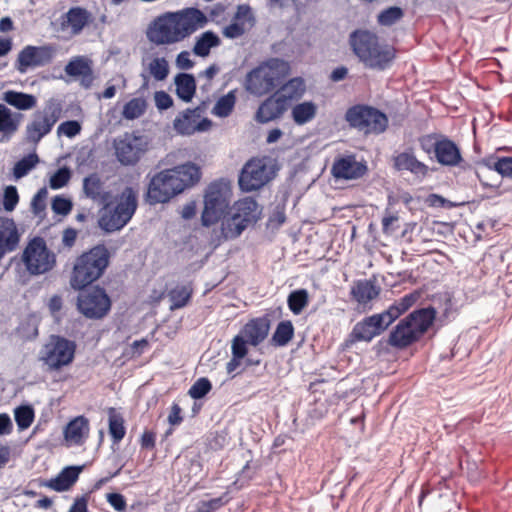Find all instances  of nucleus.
Instances as JSON below:
<instances>
[{
    "label": "nucleus",
    "instance_id": "de8ad7c7",
    "mask_svg": "<svg viewBox=\"0 0 512 512\" xmlns=\"http://www.w3.org/2000/svg\"><path fill=\"white\" fill-rule=\"evenodd\" d=\"M14 416L19 430H25L30 427L35 415L33 408L25 405L17 407L14 411Z\"/></svg>",
    "mask_w": 512,
    "mask_h": 512
},
{
    "label": "nucleus",
    "instance_id": "052dcab7",
    "mask_svg": "<svg viewBox=\"0 0 512 512\" xmlns=\"http://www.w3.org/2000/svg\"><path fill=\"white\" fill-rule=\"evenodd\" d=\"M72 206L73 205L70 199L59 195L55 196L52 200V210L58 215H68L72 210Z\"/></svg>",
    "mask_w": 512,
    "mask_h": 512
},
{
    "label": "nucleus",
    "instance_id": "8fccbe9b",
    "mask_svg": "<svg viewBox=\"0 0 512 512\" xmlns=\"http://www.w3.org/2000/svg\"><path fill=\"white\" fill-rule=\"evenodd\" d=\"M403 17V10L393 6L381 11L378 15V23L382 26H392Z\"/></svg>",
    "mask_w": 512,
    "mask_h": 512
},
{
    "label": "nucleus",
    "instance_id": "864d4df0",
    "mask_svg": "<svg viewBox=\"0 0 512 512\" xmlns=\"http://www.w3.org/2000/svg\"><path fill=\"white\" fill-rule=\"evenodd\" d=\"M48 191L46 187L40 188L31 201V211L35 216L42 217L46 209V198Z\"/></svg>",
    "mask_w": 512,
    "mask_h": 512
},
{
    "label": "nucleus",
    "instance_id": "dca6fc26",
    "mask_svg": "<svg viewBox=\"0 0 512 512\" xmlns=\"http://www.w3.org/2000/svg\"><path fill=\"white\" fill-rule=\"evenodd\" d=\"M56 53L57 49L52 44L27 45L18 53L15 69L25 74L31 68L44 67L53 61Z\"/></svg>",
    "mask_w": 512,
    "mask_h": 512
},
{
    "label": "nucleus",
    "instance_id": "69168bd1",
    "mask_svg": "<svg viewBox=\"0 0 512 512\" xmlns=\"http://www.w3.org/2000/svg\"><path fill=\"white\" fill-rule=\"evenodd\" d=\"M154 100L157 109L160 111L167 110L173 105L172 97L165 91H156Z\"/></svg>",
    "mask_w": 512,
    "mask_h": 512
},
{
    "label": "nucleus",
    "instance_id": "e2e57ef3",
    "mask_svg": "<svg viewBox=\"0 0 512 512\" xmlns=\"http://www.w3.org/2000/svg\"><path fill=\"white\" fill-rule=\"evenodd\" d=\"M441 135L437 134H428L424 135L419 138V144L421 149L427 153H436V146L438 144V140L440 139Z\"/></svg>",
    "mask_w": 512,
    "mask_h": 512
},
{
    "label": "nucleus",
    "instance_id": "9b49d317",
    "mask_svg": "<svg viewBox=\"0 0 512 512\" xmlns=\"http://www.w3.org/2000/svg\"><path fill=\"white\" fill-rule=\"evenodd\" d=\"M149 145L150 139L139 131L125 132L113 140L114 155L122 166H135Z\"/></svg>",
    "mask_w": 512,
    "mask_h": 512
},
{
    "label": "nucleus",
    "instance_id": "aec40b11",
    "mask_svg": "<svg viewBox=\"0 0 512 512\" xmlns=\"http://www.w3.org/2000/svg\"><path fill=\"white\" fill-rule=\"evenodd\" d=\"M394 168L398 171H409L419 178L428 175L429 167L422 161H419L412 148L397 154L393 157Z\"/></svg>",
    "mask_w": 512,
    "mask_h": 512
},
{
    "label": "nucleus",
    "instance_id": "20e7f679",
    "mask_svg": "<svg viewBox=\"0 0 512 512\" xmlns=\"http://www.w3.org/2000/svg\"><path fill=\"white\" fill-rule=\"evenodd\" d=\"M436 310L432 306L416 309L392 329L388 344L403 349L418 341L433 324Z\"/></svg>",
    "mask_w": 512,
    "mask_h": 512
},
{
    "label": "nucleus",
    "instance_id": "603ef678",
    "mask_svg": "<svg viewBox=\"0 0 512 512\" xmlns=\"http://www.w3.org/2000/svg\"><path fill=\"white\" fill-rule=\"evenodd\" d=\"M70 178V169L66 166L61 167L50 177V188L54 190L61 189L69 182Z\"/></svg>",
    "mask_w": 512,
    "mask_h": 512
},
{
    "label": "nucleus",
    "instance_id": "ddd939ff",
    "mask_svg": "<svg viewBox=\"0 0 512 512\" xmlns=\"http://www.w3.org/2000/svg\"><path fill=\"white\" fill-rule=\"evenodd\" d=\"M22 262L30 275H42L55 267L56 255L42 237L36 236L24 248Z\"/></svg>",
    "mask_w": 512,
    "mask_h": 512
},
{
    "label": "nucleus",
    "instance_id": "c756f323",
    "mask_svg": "<svg viewBox=\"0 0 512 512\" xmlns=\"http://www.w3.org/2000/svg\"><path fill=\"white\" fill-rule=\"evenodd\" d=\"M305 91L306 86L304 80L301 78H293L283 84L276 93L289 107L290 103L299 100L304 95Z\"/></svg>",
    "mask_w": 512,
    "mask_h": 512
},
{
    "label": "nucleus",
    "instance_id": "a211bd4d",
    "mask_svg": "<svg viewBox=\"0 0 512 512\" xmlns=\"http://www.w3.org/2000/svg\"><path fill=\"white\" fill-rule=\"evenodd\" d=\"M367 172V166L358 162L354 155L336 158L331 167V174L335 179H359Z\"/></svg>",
    "mask_w": 512,
    "mask_h": 512
},
{
    "label": "nucleus",
    "instance_id": "774afa93",
    "mask_svg": "<svg viewBox=\"0 0 512 512\" xmlns=\"http://www.w3.org/2000/svg\"><path fill=\"white\" fill-rule=\"evenodd\" d=\"M107 502L119 512H122L126 509V500L125 497L120 493H108L106 496Z\"/></svg>",
    "mask_w": 512,
    "mask_h": 512
},
{
    "label": "nucleus",
    "instance_id": "412c9836",
    "mask_svg": "<svg viewBox=\"0 0 512 512\" xmlns=\"http://www.w3.org/2000/svg\"><path fill=\"white\" fill-rule=\"evenodd\" d=\"M435 158L439 164L448 167L458 166L463 160L457 144L445 136L438 140Z\"/></svg>",
    "mask_w": 512,
    "mask_h": 512
},
{
    "label": "nucleus",
    "instance_id": "b1692460",
    "mask_svg": "<svg viewBox=\"0 0 512 512\" xmlns=\"http://www.w3.org/2000/svg\"><path fill=\"white\" fill-rule=\"evenodd\" d=\"M83 192L87 198L107 208L111 194L104 189V183L97 173L89 174L83 179Z\"/></svg>",
    "mask_w": 512,
    "mask_h": 512
},
{
    "label": "nucleus",
    "instance_id": "c9c22d12",
    "mask_svg": "<svg viewBox=\"0 0 512 512\" xmlns=\"http://www.w3.org/2000/svg\"><path fill=\"white\" fill-rule=\"evenodd\" d=\"M222 220V234L226 239H234L241 235V233L248 227L237 215L232 211L228 217Z\"/></svg>",
    "mask_w": 512,
    "mask_h": 512
},
{
    "label": "nucleus",
    "instance_id": "0e129e2a",
    "mask_svg": "<svg viewBox=\"0 0 512 512\" xmlns=\"http://www.w3.org/2000/svg\"><path fill=\"white\" fill-rule=\"evenodd\" d=\"M18 334L23 339L32 340L38 336V327L31 321L23 322L18 327Z\"/></svg>",
    "mask_w": 512,
    "mask_h": 512
},
{
    "label": "nucleus",
    "instance_id": "58836bf2",
    "mask_svg": "<svg viewBox=\"0 0 512 512\" xmlns=\"http://www.w3.org/2000/svg\"><path fill=\"white\" fill-rule=\"evenodd\" d=\"M147 109V102L142 97H136L129 100L123 106L122 117L126 120L140 118Z\"/></svg>",
    "mask_w": 512,
    "mask_h": 512
},
{
    "label": "nucleus",
    "instance_id": "9d476101",
    "mask_svg": "<svg viewBox=\"0 0 512 512\" xmlns=\"http://www.w3.org/2000/svg\"><path fill=\"white\" fill-rule=\"evenodd\" d=\"M62 103L56 98L48 99L43 108L35 111L32 120L26 126V139L29 143L38 144L48 135L62 116Z\"/></svg>",
    "mask_w": 512,
    "mask_h": 512
},
{
    "label": "nucleus",
    "instance_id": "f3484780",
    "mask_svg": "<svg viewBox=\"0 0 512 512\" xmlns=\"http://www.w3.org/2000/svg\"><path fill=\"white\" fill-rule=\"evenodd\" d=\"M391 324V321H389L384 312L373 314L354 325L351 337L355 341L370 342L384 332Z\"/></svg>",
    "mask_w": 512,
    "mask_h": 512
},
{
    "label": "nucleus",
    "instance_id": "c85d7f7f",
    "mask_svg": "<svg viewBox=\"0 0 512 512\" xmlns=\"http://www.w3.org/2000/svg\"><path fill=\"white\" fill-rule=\"evenodd\" d=\"M176 95L184 102H190L196 92V80L192 74L178 73L174 78Z\"/></svg>",
    "mask_w": 512,
    "mask_h": 512
},
{
    "label": "nucleus",
    "instance_id": "c03bdc74",
    "mask_svg": "<svg viewBox=\"0 0 512 512\" xmlns=\"http://www.w3.org/2000/svg\"><path fill=\"white\" fill-rule=\"evenodd\" d=\"M18 129V122L12 118L9 108L0 104V132L6 136V140Z\"/></svg>",
    "mask_w": 512,
    "mask_h": 512
},
{
    "label": "nucleus",
    "instance_id": "1a4fd4ad",
    "mask_svg": "<svg viewBox=\"0 0 512 512\" xmlns=\"http://www.w3.org/2000/svg\"><path fill=\"white\" fill-rule=\"evenodd\" d=\"M230 196L231 188L228 181L219 179L209 184L201 215L203 226L209 227L224 218L229 209Z\"/></svg>",
    "mask_w": 512,
    "mask_h": 512
},
{
    "label": "nucleus",
    "instance_id": "f03ea898",
    "mask_svg": "<svg viewBox=\"0 0 512 512\" xmlns=\"http://www.w3.org/2000/svg\"><path fill=\"white\" fill-rule=\"evenodd\" d=\"M200 178V167L192 162L164 169L150 179L146 202L150 205L166 203L184 190L196 185Z\"/></svg>",
    "mask_w": 512,
    "mask_h": 512
},
{
    "label": "nucleus",
    "instance_id": "4468645a",
    "mask_svg": "<svg viewBox=\"0 0 512 512\" xmlns=\"http://www.w3.org/2000/svg\"><path fill=\"white\" fill-rule=\"evenodd\" d=\"M274 177V171L267 157H254L242 167L238 184L242 191L252 192L262 188Z\"/></svg>",
    "mask_w": 512,
    "mask_h": 512
},
{
    "label": "nucleus",
    "instance_id": "bf43d9fd",
    "mask_svg": "<svg viewBox=\"0 0 512 512\" xmlns=\"http://www.w3.org/2000/svg\"><path fill=\"white\" fill-rule=\"evenodd\" d=\"M247 30H249V28L244 26L243 22H231L223 28L222 34L228 39H236L243 36Z\"/></svg>",
    "mask_w": 512,
    "mask_h": 512
},
{
    "label": "nucleus",
    "instance_id": "4c0bfd02",
    "mask_svg": "<svg viewBox=\"0 0 512 512\" xmlns=\"http://www.w3.org/2000/svg\"><path fill=\"white\" fill-rule=\"evenodd\" d=\"M294 336V327L290 320L281 321L278 323L271 341L274 346H286Z\"/></svg>",
    "mask_w": 512,
    "mask_h": 512
},
{
    "label": "nucleus",
    "instance_id": "e433bc0d",
    "mask_svg": "<svg viewBox=\"0 0 512 512\" xmlns=\"http://www.w3.org/2000/svg\"><path fill=\"white\" fill-rule=\"evenodd\" d=\"M109 434L113 443H119L125 436L123 416L113 407L108 409Z\"/></svg>",
    "mask_w": 512,
    "mask_h": 512
},
{
    "label": "nucleus",
    "instance_id": "f257e3e1",
    "mask_svg": "<svg viewBox=\"0 0 512 512\" xmlns=\"http://www.w3.org/2000/svg\"><path fill=\"white\" fill-rule=\"evenodd\" d=\"M208 21V17L195 7L166 12L149 23L146 37L156 46L176 44L205 27Z\"/></svg>",
    "mask_w": 512,
    "mask_h": 512
},
{
    "label": "nucleus",
    "instance_id": "4d7b16f0",
    "mask_svg": "<svg viewBox=\"0 0 512 512\" xmlns=\"http://www.w3.org/2000/svg\"><path fill=\"white\" fill-rule=\"evenodd\" d=\"M19 202V195L15 186H7L3 194V207L6 211L11 212L15 209Z\"/></svg>",
    "mask_w": 512,
    "mask_h": 512
},
{
    "label": "nucleus",
    "instance_id": "0eeeda50",
    "mask_svg": "<svg viewBox=\"0 0 512 512\" xmlns=\"http://www.w3.org/2000/svg\"><path fill=\"white\" fill-rule=\"evenodd\" d=\"M138 206L137 195L132 187H125L116 197L113 208H107L99 217L98 225L105 232L111 233L121 230L132 219Z\"/></svg>",
    "mask_w": 512,
    "mask_h": 512
},
{
    "label": "nucleus",
    "instance_id": "cd10ccee",
    "mask_svg": "<svg viewBox=\"0 0 512 512\" xmlns=\"http://www.w3.org/2000/svg\"><path fill=\"white\" fill-rule=\"evenodd\" d=\"M380 287L371 280H359L351 289V295L359 304H367L377 298Z\"/></svg>",
    "mask_w": 512,
    "mask_h": 512
},
{
    "label": "nucleus",
    "instance_id": "72a5a7b5",
    "mask_svg": "<svg viewBox=\"0 0 512 512\" xmlns=\"http://www.w3.org/2000/svg\"><path fill=\"white\" fill-rule=\"evenodd\" d=\"M419 297L418 293H410L406 294L399 300H396L393 304H391L385 311H383L388 317L389 321L393 323L396 319H398L402 314H404L407 310H409L414 303L417 301Z\"/></svg>",
    "mask_w": 512,
    "mask_h": 512
},
{
    "label": "nucleus",
    "instance_id": "bb28decb",
    "mask_svg": "<svg viewBox=\"0 0 512 512\" xmlns=\"http://www.w3.org/2000/svg\"><path fill=\"white\" fill-rule=\"evenodd\" d=\"M231 211L248 226L255 223L261 214L257 201L252 197H245L234 203Z\"/></svg>",
    "mask_w": 512,
    "mask_h": 512
},
{
    "label": "nucleus",
    "instance_id": "393cba45",
    "mask_svg": "<svg viewBox=\"0 0 512 512\" xmlns=\"http://www.w3.org/2000/svg\"><path fill=\"white\" fill-rule=\"evenodd\" d=\"M269 329V320L265 317H259L247 322L240 334L246 338L248 344L257 346L266 339Z\"/></svg>",
    "mask_w": 512,
    "mask_h": 512
},
{
    "label": "nucleus",
    "instance_id": "a19ab883",
    "mask_svg": "<svg viewBox=\"0 0 512 512\" xmlns=\"http://www.w3.org/2000/svg\"><path fill=\"white\" fill-rule=\"evenodd\" d=\"M236 103V96L234 91L228 92L226 95L221 96L215 103L212 113L215 116L225 118L228 117Z\"/></svg>",
    "mask_w": 512,
    "mask_h": 512
},
{
    "label": "nucleus",
    "instance_id": "338daca9",
    "mask_svg": "<svg viewBox=\"0 0 512 512\" xmlns=\"http://www.w3.org/2000/svg\"><path fill=\"white\" fill-rule=\"evenodd\" d=\"M203 110L200 107H196L194 109H187L183 113H181L175 120L186 119L187 124L192 126H196L197 121L200 119Z\"/></svg>",
    "mask_w": 512,
    "mask_h": 512
},
{
    "label": "nucleus",
    "instance_id": "a18cd8bd",
    "mask_svg": "<svg viewBox=\"0 0 512 512\" xmlns=\"http://www.w3.org/2000/svg\"><path fill=\"white\" fill-rule=\"evenodd\" d=\"M90 70H92L90 61L81 56L71 59L65 66V73L72 77L89 74Z\"/></svg>",
    "mask_w": 512,
    "mask_h": 512
},
{
    "label": "nucleus",
    "instance_id": "680f3d73",
    "mask_svg": "<svg viewBox=\"0 0 512 512\" xmlns=\"http://www.w3.org/2000/svg\"><path fill=\"white\" fill-rule=\"evenodd\" d=\"M247 344L248 341L242 334L235 336L231 346L232 356L243 359L247 354Z\"/></svg>",
    "mask_w": 512,
    "mask_h": 512
},
{
    "label": "nucleus",
    "instance_id": "39448f33",
    "mask_svg": "<svg viewBox=\"0 0 512 512\" xmlns=\"http://www.w3.org/2000/svg\"><path fill=\"white\" fill-rule=\"evenodd\" d=\"M110 254L104 245H96L75 260L70 285L75 290L86 288L98 280L109 265Z\"/></svg>",
    "mask_w": 512,
    "mask_h": 512
},
{
    "label": "nucleus",
    "instance_id": "49530a36",
    "mask_svg": "<svg viewBox=\"0 0 512 512\" xmlns=\"http://www.w3.org/2000/svg\"><path fill=\"white\" fill-rule=\"evenodd\" d=\"M150 74L157 81H163L169 74L168 61L164 57L154 58L148 66Z\"/></svg>",
    "mask_w": 512,
    "mask_h": 512
},
{
    "label": "nucleus",
    "instance_id": "5fc2aeb1",
    "mask_svg": "<svg viewBox=\"0 0 512 512\" xmlns=\"http://www.w3.org/2000/svg\"><path fill=\"white\" fill-rule=\"evenodd\" d=\"M230 498L228 497V493H224L222 496L213 498L207 501H201L199 512H215L220 509L222 506L229 502Z\"/></svg>",
    "mask_w": 512,
    "mask_h": 512
},
{
    "label": "nucleus",
    "instance_id": "6e6552de",
    "mask_svg": "<svg viewBox=\"0 0 512 512\" xmlns=\"http://www.w3.org/2000/svg\"><path fill=\"white\" fill-rule=\"evenodd\" d=\"M75 351L74 341L59 335H51L41 347L38 360L46 372H58L73 362Z\"/></svg>",
    "mask_w": 512,
    "mask_h": 512
},
{
    "label": "nucleus",
    "instance_id": "37998d69",
    "mask_svg": "<svg viewBox=\"0 0 512 512\" xmlns=\"http://www.w3.org/2000/svg\"><path fill=\"white\" fill-rule=\"evenodd\" d=\"M39 162L38 155L33 152L17 161L13 167L15 179H21L26 176Z\"/></svg>",
    "mask_w": 512,
    "mask_h": 512
},
{
    "label": "nucleus",
    "instance_id": "423d86ee",
    "mask_svg": "<svg viewBox=\"0 0 512 512\" xmlns=\"http://www.w3.org/2000/svg\"><path fill=\"white\" fill-rule=\"evenodd\" d=\"M286 69L287 65L283 60L270 59L247 74L245 88L250 94L265 95L282 82Z\"/></svg>",
    "mask_w": 512,
    "mask_h": 512
},
{
    "label": "nucleus",
    "instance_id": "473e14b6",
    "mask_svg": "<svg viewBox=\"0 0 512 512\" xmlns=\"http://www.w3.org/2000/svg\"><path fill=\"white\" fill-rule=\"evenodd\" d=\"M220 43L221 40L215 32L211 30L205 31L196 38L193 53L199 57H207L210 54V50L219 46Z\"/></svg>",
    "mask_w": 512,
    "mask_h": 512
},
{
    "label": "nucleus",
    "instance_id": "09e8293b",
    "mask_svg": "<svg viewBox=\"0 0 512 512\" xmlns=\"http://www.w3.org/2000/svg\"><path fill=\"white\" fill-rule=\"evenodd\" d=\"M232 22H243L244 26L251 29L256 23L251 7L247 4L238 5Z\"/></svg>",
    "mask_w": 512,
    "mask_h": 512
},
{
    "label": "nucleus",
    "instance_id": "6ab92c4d",
    "mask_svg": "<svg viewBox=\"0 0 512 512\" xmlns=\"http://www.w3.org/2000/svg\"><path fill=\"white\" fill-rule=\"evenodd\" d=\"M91 18L90 12L82 7H72L66 13L62 14L55 25L58 26L57 31L64 32L68 28L71 29L73 35H78L89 23Z\"/></svg>",
    "mask_w": 512,
    "mask_h": 512
},
{
    "label": "nucleus",
    "instance_id": "3c124183",
    "mask_svg": "<svg viewBox=\"0 0 512 512\" xmlns=\"http://www.w3.org/2000/svg\"><path fill=\"white\" fill-rule=\"evenodd\" d=\"M212 385L209 379L201 377L197 379L194 384L190 387L188 394L193 399H201L205 397L211 390Z\"/></svg>",
    "mask_w": 512,
    "mask_h": 512
},
{
    "label": "nucleus",
    "instance_id": "a878e982",
    "mask_svg": "<svg viewBox=\"0 0 512 512\" xmlns=\"http://www.w3.org/2000/svg\"><path fill=\"white\" fill-rule=\"evenodd\" d=\"M89 433V423L84 416L71 420L64 429V438L70 445H82Z\"/></svg>",
    "mask_w": 512,
    "mask_h": 512
},
{
    "label": "nucleus",
    "instance_id": "7ed1b4c3",
    "mask_svg": "<svg viewBox=\"0 0 512 512\" xmlns=\"http://www.w3.org/2000/svg\"><path fill=\"white\" fill-rule=\"evenodd\" d=\"M354 54L368 68L387 69L395 58V50L388 44H381L378 36L368 30L357 29L349 36Z\"/></svg>",
    "mask_w": 512,
    "mask_h": 512
},
{
    "label": "nucleus",
    "instance_id": "6e6d98bb",
    "mask_svg": "<svg viewBox=\"0 0 512 512\" xmlns=\"http://www.w3.org/2000/svg\"><path fill=\"white\" fill-rule=\"evenodd\" d=\"M488 168L495 170L502 177L512 178V157H500L493 165H488Z\"/></svg>",
    "mask_w": 512,
    "mask_h": 512
},
{
    "label": "nucleus",
    "instance_id": "ea45409f",
    "mask_svg": "<svg viewBox=\"0 0 512 512\" xmlns=\"http://www.w3.org/2000/svg\"><path fill=\"white\" fill-rule=\"evenodd\" d=\"M309 303V294L306 289L292 291L287 297V305L290 311L299 315Z\"/></svg>",
    "mask_w": 512,
    "mask_h": 512
},
{
    "label": "nucleus",
    "instance_id": "f704fd0d",
    "mask_svg": "<svg viewBox=\"0 0 512 512\" xmlns=\"http://www.w3.org/2000/svg\"><path fill=\"white\" fill-rule=\"evenodd\" d=\"M193 288L191 285H177L168 292L170 310L174 311L185 307L191 299Z\"/></svg>",
    "mask_w": 512,
    "mask_h": 512
},
{
    "label": "nucleus",
    "instance_id": "f8f14e48",
    "mask_svg": "<svg viewBox=\"0 0 512 512\" xmlns=\"http://www.w3.org/2000/svg\"><path fill=\"white\" fill-rule=\"evenodd\" d=\"M345 120L350 127L365 134H381L388 127V118L380 110L362 104L354 105L347 109Z\"/></svg>",
    "mask_w": 512,
    "mask_h": 512
},
{
    "label": "nucleus",
    "instance_id": "13d9d810",
    "mask_svg": "<svg viewBox=\"0 0 512 512\" xmlns=\"http://www.w3.org/2000/svg\"><path fill=\"white\" fill-rule=\"evenodd\" d=\"M81 131V125L76 120H67L62 122L57 128V134L65 135L66 137L72 138L79 134Z\"/></svg>",
    "mask_w": 512,
    "mask_h": 512
},
{
    "label": "nucleus",
    "instance_id": "4be33fe9",
    "mask_svg": "<svg viewBox=\"0 0 512 512\" xmlns=\"http://www.w3.org/2000/svg\"><path fill=\"white\" fill-rule=\"evenodd\" d=\"M82 470L83 466H67L56 477L43 481L41 486L57 492L67 491L78 480Z\"/></svg>",
    "mask_w": 512,
    "mask_h": 512
},
{
    "label": "nucleus",
    "instance_id": "2f4dec72",
    "mask_svg": "<svg viewBox=\"0 0 512 512\" xmlns=\"http://www.w3.org/2000/svg\"><path fill=\"white\" fill-rule=\"evenodd\" d=\"M7 104L15 107L18 110H29L35 107L37 99L32 94L8 90L3 93L2 98Z\"/></svg>",
    "mask_w": 512,
    "mask_h": 512
},
{
    "label": "nucleus",
    "instance_id": "79ce46f5",
    "mask_svg": "<svg viewBox=\"0 0 512 512\" xmlns=\"http://www.w3.org/2000/svg\"><path fill=\"white\" fill-rule=\"evenodd\" d=\"M186 119L182 120H174V128L177 132H179L182 135H192L196 131H207L211 127V120L208 118H203L200 121L198 120L196 123V126H192L190 124H187Z\"/></svg>",
    "mask_w": 512,
    "mask_h": 512
},
{
    "label": "nucleus",
    "instance_id": "7c9ffc66",
    "mask_svg": "<svg viewBox=\"0 0 512 512\" xmlns=\"http://www.w3.org/2000/svg\"><path fill=\"white\" fill-rule=\"evenodd\" d=\"M317 110L318 107L313 101H304L292 108L291 117L296 125H305L315 118Z\"/></svg>",
    "mask_w": 512,
    "mask_h": 512
},
{
    "label": "nucleus",
    "instance_id": "5701e85b",
    "mask_svg": "<svg viewBox=\"0 0 512 512\" xmlns=\"http://www.w3.org/2000/svg\"><path fill=\"white\" fill-rule=\"evenodd\" d=\"M287 109V104L275 92L259 106L256 112V120L259 123H268L281 117Z\"/></svg>",
    "mask_w": 512,
    "mask_h": 512
},
{
    "label": "nucleus",
    "instance_id": "2eb2a0df",
    "mask_svg": "<svg viewBox=\"0 0 512 512\" xmlns=\"http://www.w3.org/2000/svg\"><path fill=\"white\" fill-rule=\"evenodd\" d=\"M77 309L87 319L104 318L111 309V299L105 289L95 286L80 289L77 297Z\"/></svg>",
    "mask_w": 512,
    "mask_h": 512
}]
</instances>
